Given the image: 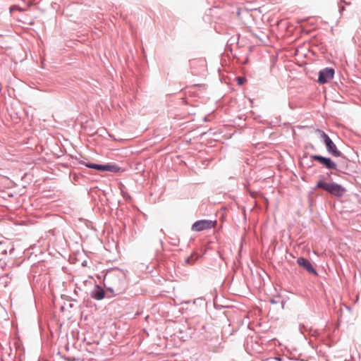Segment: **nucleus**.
<instances>
[{
  "instance_id": "obj_1",
  "label": "nucleus",
  "mask_w": 361,
  "mask_h": 361,
  "mask_svg": "<svg viewBox=\"0 0 361 361\" xmlns=\"http://www.w3.org/2000/svg\"><path fill=\"white\" fill-rule=\"evenodd\" d=\"M317 188H322L332 195L341 197L345 192L346 190L342 185L335 183H326L319 181L317 184Z\"/></svg>"
},
{
  "instance_id": "obj_2",
  "label": "nucleus",
  "mask_w": 361,
  "mask_h": 361,
  "mask_svg": "<svg viewBox=\"0 0 361 361\" xmlns=\"http://www.w3.org/2000/svg\"><path fill=\"white\" fill-rule=\"evenodd\" d=\"M317 132L320 134L321 137L323 139L328 152L336 157H341V152L337 149L336 145L331 138L321 130H317Z\"/></svg>"
},
{
  "instance_id": "obj_3",
  "label": "nucleus",
  "mask_w": 361,
  "mask_h": 361,
  "mask_svg": "<svg viewBox=\"0 0 361 361\" xmlns=\"http://www.w3.org/2000/svg\"><path fill=\"white\" fill-rule=\"evenodd\" d=\"M216 225V221L210 220H200L193 224L192 230L194 231H202L214 228Z\"/></svg>"
},
{
  "instance_id": "obj_4",
  "label": "nucleus",
  "mask_w": 361,
  "mask_h": 361,
  "mask_svg": "<svg viewBox=\"0 0 361 361\" xmlns=\"http://www.w3.org/2000/svg\"><path fill=\"white\" fill-rule=\"evenodd\" d=\"M334 70L331 68H326L319 73L318 82L324 84L334 78Z\"/></svg>"
},
{
  "instance_id": "obj_5",
  "label": "nucleus",
  "mask_w": 361,
  "mask_h": 361,
  "mask_svg": "<svg viewBox=\"0 0 361 361\" xmlns=\"http://www.w3.org/2000/svg\"><path fill=\"white\" fill-rule=\"evenodd\" d=\"M85 166L90 169H94L99 171H106L111 172H117L119 171V168L116 165L113 164L100 165L96 164H86Z\"/></svg>"
},
{
  "instance_id": "obj_6",
  "label": "nucleus",
  "mask_w": 361,
  "mask_h": 361,
  "mask_svg": "<svg viewBox=\"0 0 361 361\" xmlns=\"http://www.w3.org/2000/svg\"><path fill=\"white\" fill-rule=\"evenodd\" d=\"M311 158L326 166L329 169H335L336 164L329 158H326L320 155H312Z\"/></svg>"
},
{
  "instance_id": "obj_7",
  "label": "nucleus",
  "mask_w": 361,
  "mask_h": 361,
  "mask_svg": "<svg viewBox=\"0 0 361 361\" xmlns=\"http://www.w3.org/2000/svg\"><path fill=\"white\" fill-rule=\"evenodd\" d=\"M297 262L300 267H303L308 272L314 274H317V272L314 270V269L313 268L312 265L311 264L310 261L307 260V259L303 258V257H299L297 260Z\"/></svg>"
},
{
  "instance_id": "obj_8",
  "label": "nucleus",
  "mask_w": 361,
  "mask_h": 361,
  "mask_svg": "<svg viewBox=\"0 0 361 361\" xmlns=\"http://www.w3.org/2000/svg\"><path fill=\"white\" fill-rule=\"evenodd\" d=\"M104 297V292L103 290H97L92 294V298L96 300H102Z\"/></svg>"
},
{
  "instance_id": "obj_9",
  "label": "nucleus",
  "mask_w": 361,
  "mask_h": 361,
  "mask_svg": "<svg viewBox=\"0 0 361 361\" xmlns=\"http://www.w3.org/2000/svg\"><path fill=\"white\" fill-rule=\"evenodd\" d=\"M197 258V256L196 254L192 255L190 257H189L187 259V260H186L187 263L191 264L196 260Z\"/></svg>"
},
{
  "instance_id": "obj_10",
  "label": "nucleus",
  "mask_w": 361,
  "mask_h": 361,
  "mask_svg": "<svg viewBox=\"0 0 361 361\" xmlns=\"http://www.w3.org/2000/svg\"><path fill=\"white\" fill-rule=\"evenodd\" d=\"M236 81L239 85H242L246 82V78L244 77H238Z\"/></svg>"
},
{
  "instance_id": "obj_11",
  "label": "nucleus",
  "mask_w": 361,
  "mask_h": 361,
  "mask_svg": "<svg viewBox=\"0 0 361 361\" xmlns=\"http://www.w3.org/2000/svg\"><path fill=\"white\" fill-rule=\"evenodd\" d=\"M13 9H18L19 11H21L20 8H18L16 6H14L13 8H11V10Z\"/></svg>"
},
{
  "instance_id": "obj_12",
  "label": "nucleus",
  "mask_w": 361,
  "mask_h": 361,
  "mask_svg": "<svg viewBox=\"0 0 361 361\" xmlns=\"http://www.w3.org/2000/svg\"><path fill=\"white\" fill-rule=\"evenodd\" d=\"M271 302L272 303H274V302H275V300H271Z\"/></svg>"
}]
</instances>
